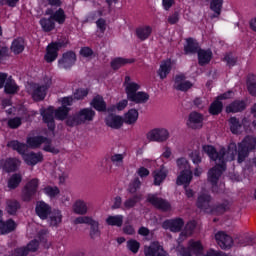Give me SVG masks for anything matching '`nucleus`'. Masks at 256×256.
<instances>
[{
  "label": "nucleus",
  "instance_id": "nucleus-6",
  "mask_svg": "<svg viewBox=\"0 0 256 256\" xmlns=\"http://www.w3.org/2000/svg\"><path fill=\"white\" fill-rule=\"evenodd\" d=\"M40 184L41 181L39 180V178H33L29 180L22 190L23 201H31V199H33V197L37 195Z\"/></svg>",
  "mask_w": 256,
  "mask_h": 256
},
{
  "label": "nucleus",
  "instance_id": "nucleus-60",
  "mask_svg": "<svg viewBox=\"0 0 256 256\" xmlns=\"http://www.w3.org/2000/svg\"><path fill=\"white\" fill-rule=\"evenodd\" d=\"M21 125V118L15 117L10 120H8V126L10 129H17Z\"/></svg>",
  "mask_w": 256,
  "mask_h": 256
},
{
  "label": "nucleus",
  "instance_id": "nucleus-7",
  "mask_svg": "<svg viewBox=\"0 0 256 256\" xmlns=\"http://www.w3.org/2000/svg\"><path fill=\"white\" fill-rule=\"evenodd\" d=\"M196 206L205 213H213V198L205 190L199 193Z\"/></svg>",
  "mask_w": 256,
  "mask_h": 256
},
{
  "label": "nucleus",
  "instance_id": "nucleus-33",
  "mask_svg": "<svg viewBox=\"0 0 256 256\" xmlns=\"http://www.w3.org/2000/svg\"><path fill=\"white\" fill-rule=\"evenodd\" d=\"M137 119H139V112L136 109H130L124 116L123 123L126 125H133L137 123Z\"/></svg>",
  "mask_w": 256,
  "mask_h": 256
},
{
  "label": "nucleus",
  "instance_id": "nucleus-19",
  "mask_svg": "<svg viewBox=\"0 0 256 256\" xmlns=\"http://www.w3.org/2000/svg\"><path fill=\"white\" fill-rule=\"evenodd\" d=\"M191 87H193V83L189 80H185L184 75H178L175 77L174 88H176L177 91H189Z\"/></svg>",
  "mask_w": 256,
  "mask_h": 256
},
{
  "label": "nucleus",
  "instance_id": "nucleus-58",
  "mask_svg": "<svg viewBox=\"0 0 256 256\" xmlns=\"http://www.w3.org/2000/svg\"><path fill=\"white\" fill-rule=\"evenodd\" d=\"M127 247L132 253H137L139 251L140 244L137 240H129L127 242Z\"/></svg>",
  "mask_w": 256,
  "mask_h": 256
},
{
  "label": "nucleus",
  "instance_id": "nucleus-37",
  "mask_svg": "<svg viewBox=\"0 0 256 256\" xmlns=\"http://www.w3.org/2000/svg\"><path fill=\"white\" fill-rule=\"evenodd\" d=\"M123 215H110L106 218V223L111 227H123Z\"/></svg>",
  "mask_w": 256,
  "mask_h": 256
},
{
  "label": "nucleus",
  "instance_id": "nucleus-35",
  "mask_svg": "<svg viewBox=\"0 0 256 256\" xmlns=\"http://www.w3.org/2000/svg\"><path fill=\"white\" fill-rule=\"evenodd\" d=\"M134 59H126V58H115L114 60L111 61V67L115 71L117 69H121V67H125V65H128L129 63H134Z\"/></svg>",
  "mask_w": 256,
  "mask_h": 256
},
{
  "label": "nucleus",
  "instance_id": "nucleus-25",
  "mask_svg": "<svg viewBox=\"0 0 256 256\" xmlns=\"http://www.w3.org/2000/svg\"><path fill=\"white\" fill-rule=\"evenodd\" d=\"M186 45L184 46V51L186 55H195V53H199L201 49L199 48V43L193 40L192 38H188L186 40Z\"/></svg>",
  "mask_w": 256,
  "mask_h": 256
},
{
  "label": "nucleus",
  "instance_id": "nucleus-34",
  "mask_svg": "<svg viewBox=\"0 0 256 256\" xmlns=\"http://www.w3.org/2000/svg\"><path fill=\"white\" fill-rule=\"evenodd\" d=\"M49 223L51 227H57V225H61V222L63 221V215L61 214V211L54 210L49 214Z\"/></svg>",
  "mask_w": 256,
  "mask_h": 256
},
{
  "label": "nucleus",
  "instance_id": "nucleus-4",
  "mask_svg": "<svg viewBox=\"0 0 256 256\" xmlns=\"http://www.w3.org/2000/svg\"><path fill=\"white\" fill-rule=\"evenodd\" d=\"M95 119V111L91 108H83L75 114L69 116L66 120L68 127H75L77 125H83L89 123Z\"/></svg>",
  "mask_w": 256,
  "mask_h": 256
},
{
  "label": "nucleus",
  "instance_id": "nucleus-1",
  "mask_svg": "<svg viewBox=\"0 0 256 256\" xmlns=\"http://www.w3.org/2000/svg\"><path fill=\"white\" fill-rule=\"evenodd\" d=\"M256 147V138L253 136H247L244 138V141L238 144L235 142H231L228 145L227 150L225 148H221L219 151L215 149L213 146H203L204 153H207L208 157L215 161V166L211 168L207 173L208 183L212 185V191L214 193H219L217 189V183H219V179H221V175H223V171L227 169L226 163L227 161H235V157H237L238 153V163H243L247 157H249V153L253 151Z\"/></svg>",
  "mask_w": 256,
  "mask_h": 256
},
{
  "label": "nucleus",
  "instance_id": "nucleus-14",
  "mask_svg": "<svg viewBox=\"0 0 256 256\" xmlns=\"http://www.w3.org/2000/svg\"><path fill=\"white\" fill-rule=\"evenodd\" d=\"M183 225H185V222H183V219L181 218L166 220L162 223L163 229H169V231H172L173 233L181 231Z\"/></svg>",
  "mask_w": 256,
  "mask_h": 256
},
{
  "label": "nucleus",
  "instance_id": "nucleus-21",
  "mask_svg": "<svg viewBox=\"0 0 256 256\" xmlns=\"http://www.w3.org/2000/svg\"><path fill=\"white\" fill-rule=\"evenodd\" d=\"M105 123L111 129H121L123 127V117L110 114L105 118Z\"/></svg>",
  "mask_w": 256,
  "mask_h": 256
},
{
  "label": "nucleus",
  "instance_id": "nucleus-30",
  "mask_svg": "<svg viewBox=\"0 0 256 256\" xmlns=\"http://www.w3.org/2000/svg\"><path fill=\"white\" fill-rule=\"evenodd\" d=\"M4 91L8 95H15V93L19 92V87L17 86V83H15V80H13L12 76H9L6 80Z\"/></svg>",
  "mask_w": 256,
  "mask_h": 256
},
{
  "label": "nucleus",
  "instance_id": "nucleus-40",
  "mask_svg": "<svg viewBox=\"0 0 256 256\" xmlns=\"http://www.w3.org/2000/svg\"><path fill=\"white\" fill-rule=\"evenodd\" d=\"M91 105L94 107V109H96V111H107V104L100 95L94 97Z\"/></svg>",
  "mask_w": 256,
  "mask_h": 256
},
{
  "label": "nucleus",
  "instance_id": "nucleus-57",
  "mask_svg": "<svg viewBox=\"0 0 256 256\" xmlns=\"http://www.w3.org/2000/svg\"><path fill=\"white\" fill-rule=\"evenodd\" d=\"M87 95H89V91L87 89H78L74 92L73 96H74V99H85V97H87Z\"/></svg>",
  "mask_w": 256,
  "mask_h": 256
},
{
  "label": "nucleus",
  "instance_id": "nucleus-23",
  "mask_svg": "<svg viewBox=\"0 0 256 256\" xmlns=\"http://www.w3.org/2000/svg\"><path fill=\"white\" fill-rule=\"evenodd\" d=\"M24 161L27 163V165H37V163L43 162V153L41 152H30L26 155H24Z\"/></svg>",
  "mask_w": 256,
  "mask_h": 256
},
{
  "label": "nucleus",
  "instance_id": "nucleus-46",
  "mask_svg": "<svg viewBox=\"0 0 256 256\" xmlns=\"http://www.w3.org/2000/svg\"><path fill=\"white\" fill-rule=\"evenodd\" d=\"M128 101L133 103H147L149 101V95L146 92H137Z\"/></svg>",
  "mask_w": 256,
  "mask_h": 256
},
{
  "label": "nucleus",
  "instance_id": "nucleus-11",
  "mask_svg": "<svg viewBox=\"0 0 256 256\" xmlns=\"http://www.w3.org/2000/svg\"><path fill=\"white\" fill-rule=\"evenodd\" d=\"M77 61V55L73 51H69L63 54L62 58L58 60V67L60 69H71Z\"/></svg>",
  "mask_w": 256,
  "mask_h": 256
},
{
  "label": "nucleus",
  "instance_id": "nucleus-29",
  "mask_svg": "<svg viewBox=\"0 0 256 256\" xmlns=\"http://www.w3.org/2000/svg\"><path fill=\"white\" fill-rule=\"evenodd\" d=\"M193 179V172L190 171H181L180 175L177 177V185H185V187H187V185H189V183H191Z\"/></svg>",
  "mask_w": 256,
  "mask_h": 256
},
{
  "label": "nucleus",
  "instance_id": "nucleus-53",
  "mask_svg": "<svg viewBox=\"0 0 256 256\" xmlns=\"http://www.w3.org/2000/svg\"><path fill=\"white\" fill-rule=\"evenodd\" d=\"M45 195H47L48 197H50L51 199L55 198L57 195H59L60 191L59 188L57 186H46L43 189Z\"/></svg>",
  "mask_w": 256,
  "mask_h": 256
},
{
  "label": "nucleus",
  "instance_id": "nucleus-8",
  "mask_svg": "<svg viewBox=\"0 0 256 256\" xmlns=\"http://www.w3.org/2000/svg\"><path fill=\"white\" fill-rule=\"evenodd\" d=\"M169 137V130L165 128H154L146 134V139L155 143H165Z\"/></svg>",
  "mask_w": 256,
  "mask_h": 256
},
{
  "label": "nucleus",
  "instance_id": "nucleus-27",
  "mask_svg": "<svg viewBox=\"0 0 256 256\" xmlns=\"http://www.w3.org/2000/svg\"><path fill=\"white\" fill-rule=\"evenodd\" d=\"M247 104L243 100H236L226 107L227 113H239L245 111Z\"/></svg>",
  "mask_w": 256,
  "mask_h": 256
},
{
  "label": "nucleus",
  "instance_id": "nucleus-48",
  "mask_svg": "<svg viewBox=\"0 0 256 256\" xmlns=\"http://www.w3.org/2000/svg\"><path fill=\"white\" fill-rule=\"evenodd\" d=\"M6 205V211L9 213V215H15V213H17V210H19L21 207L17 200H8Z\"/></svg>",
  "mask_w": 256,
  "mask_h": 256
},
{
  "label": "nucleus",
  "instance_id": "nucleus-43",
  "mask_svg": "<svg viewBox=\"0 0 256 256\" xmlns=\"http://www.w3.org/2000/svg\"><path fill=\"white\" fill-rule=\"evenodd\" d=\"M154 175V185H160L162 181L167 178V170L164 168L156 170L153 172Z\"/></svg>",
  "mask_w": 256,
  "mask_h": 256
},
{
  "label": "nucleus",
  "instance_id": "nucleus-17",
  "mask_svg": "<svg viewBox=\"0 0 256 256\" xmlns=\"http://www.w3.org/2000/svg\"><path fill=\"white\" fill-rule=\"evenodd\" d=\"M203 115L198 112H192L189 115L187 125L190 129H201L203 127Z\"/></svg>",
  "mask_w": 256,
  "mask_h": 256
},
{
  "label": "nucleus",
  "instance_id": "nucleus-18",
  "mask_svg": "<svg viewBox=\"0 0 256 256\" xmlns=\"http://www.w3.org/2000/svg\"><path fill=\"white\" fill-rule=\"evenodd\" d=\"M124 87L127 95V99L129 100L132 98L139 89H141V86L133 81H131V77L126 76L124 81Z\"/></svg>",
  "mask_w": 256,
  "mask_h": 256
},
{
  "label": "nucleus",
  "instance_id": "nucleus-64",
  "mask_svg": "<svg viewBox=\"0 0 256 256\" xmlns=\"http://www.w3.org/2000/svg\"><path fill=\"white\" fill-rule=\"evenodd\" d=\"M80 55L82 57H86V58L87 57H91L93 55V50L91 48H89V47H83L80 50Z\"/></svg>",
  "mask_w": 256,
  "mask_h": 256
},
{
  "label": "nucleus",
  "instance_id": "nucleus-2",
  "mask_svg": "<svg viewBox=\"0 0 256 256\" xmlns=\"http://www.w3.org/2000/svg\"><path fill=\"white\" fill-rule=\"evenodd\" d=\"M53 85L51 76H45L38 83L32 82L26 86V91L32 97L33 101H43L47 97V91Z\"/></svg>",
  "mask_w": 256,
  "mask_h": 256
},
{
  "label": "nucleus",
  "instance_id": "nucleus-45",
  "mask_svg": "<svg viewBox=\"0 0 256 256\" xmlns=\"http://www.w3.org/2000/svg\"><path fill=\"white\" fill-rule=\"evenodd\" d=\"M90 237L92 239H97V237H101V230L99 229V222L97 220H92L90 222Z\"/></svg>",
  "mask_w": 256,
  "mask_h": 256
},
{
  "label": "nucleus",
  "instance_id": "nucleus-39",
  "mask_svg": "<svg viewBox=\"0 0 256 256\" xmlns=\"http://www.w3.org/2000/svg\"><path fill=\"white\" fill-rule=\"evenodd\" d=\"M25 49V41L23 38H17L12 42L11 51L15 53V55H19V53H23Z\"/></svg>",
  "mask_w": 256,
  "mask_h": 256
},
{
  "label": "nucleus",
  "instance_id": "nucleus-42",
  "mask_svg": "<svg viewBox=\"0 0 256 256\" xmlns=\"http://www.w3.org/2000/svg\"><path fill=\"white\" fill-rule=\"evenodd\" d=\"M125 157H127L126 153H122V154L114 153L110 156V161L111 163H113V165H115V167H123Z\"/></svg>",
  "mask_w": 256,
  "mask_h": 256
},
{
  "label": "nucleus",
  "instance_id": "nucleus-26",
  "mask_svg": "<svg viewBox=\"0 0 256 256\" xmlns=\"http://www.w3.org/2000/svg\"><path fill=\"white\" fill-rule=\"evenodd\" d=\"M15 229H17V223H15L13 219H9L5 222L1 220L0 222L1 235H7V233H12V231H14Z\"/></svg>",
  "mask_w": 256,
  "mask_h": 256
},
{
  "label": "nucleus",
  "instance_id": "nucleus-10",
  "mask_svg": "<svg viewBox=\"0 0 256 256\" xmlns=\"http://www.w3.org/2000/svg\"><path fill=\"white\" fill-rule=\"evenodd\" d=\"M63 47V43L61 42H54L47 46L46 54L44 56V59L46 63H53L55 59L58 57L59 49Z\"/></svg>",
  "mask_w": 256,
  "mask_h": 256
},
{
  "label": "nucleus",
  "instance_id": "nucleus-56",
  "mask_svg": "<svg viewBox=\"0 0 256 256\" xmlns=\"http://www.w3.org/2000/svg\"><path fill=\"white\" fill-rule=\"evenodd\" d=\"M141 187V180L139 178L134 179L128 188L129 193H137V190Z\"/></svg>",
  "mask_w": 256,
  "mask_h": 256
},
{
  "label": "nucleus",
  "instance_id": "nucleus-54",
  "mask_svg": "<svg viewBox=\"0 0 256 256\" xmlns=\"http://www.w3.org/2000/svg\"><path fill=\"white\" fill-rule=\"evenodd\" d=\"M141 199V196L136 195L130 199H127L124 202V209H133V207H135V205H137V203H139V200Z\"/></svg>",
  "mask_w": 256,
  "mask_h": 256
},
{
  "label": "nucleus",
  "instance_id": "nucleus-20",
  "mask_svg": "<svg viewBox=\"0 0 256 256\" xmlns=\"http://www.w3.org/2000/svg\"><path fill=\"white\" fill-rule=\"evenodd\" d=\"M72 211L76 215H87L89 213V205L85 200L78 199L73 203Z\"/></svg>",
  "mask_w": 256,
  "mask_h": 256
},
{
  "label": "nucleus",
  "instance_id": "nucleus-24",
  "mask_svg": "<svg viewBox=\"0 0 256 256\" xmlns=\"http://www.w3.org/2000/svg\"><path fill=\"white\" fill-rule=\"evenodd\" d=\"M196 224L195 222H188L182 232L180 233V236L178 238V243H183L188 237H191L193 235V231H195Z\"/></svg>",
  "mask_w": 256,
  "mask_h": 256
},
{
  "label": "nucleus",
  "instance_id": "nucleus-55",
  "mask_svg": "<svg viewBox=\"0 0 256 256\" xmlns=\"http://www.w3.org/2000/svg\"><path fill=\"white\" fill-rule=\"evenodd\" d=\"M92 220L90 216H79L74 220V225H90Z\"/></svg>",
  "mask_w": 256,
  "mask_h": 256
},
{
  "label": "nucleus",
  "instance_id": "nucleus-62",
  "mask_svg": "<svg viewBox=\"0 0 256 256\" xmlns=\"http://www.w3.org/2000/svg\"><path fill=\"white\" fill-rule=\"evenodd\" d=\"M97 28L100 29L101 33H105V29H107V22L105 19L100 18L96 21Z\"/></svg>",
  "mask_w": 256,
  "mask_h": 256
},
{
  "label": "nucleus",
  "instance_id": "nucleus-3",
  "mask_svg": "<svg viewBox=\"0 0 256 256\" xmlns=\"http://www.w3.org/2000/svg\"><path fill=\"white\" fill-rule=\"evenodd\" d=\"M69 107L61 106L55 111L53 110V107H49L48 109L41 111V115L43 117L44 123L48 125V129L50 131L55 130V119L53 118V115H55L56 119L59 121H64V119H67V115H69Z\"/></svg>",
  "mask_w": 256,
  "mask_h": 256
},
{
  "label": "nucleus",
  "instance_id": "nucleus-51",
  "mask_svg": "<svg viewBox=\"0 0 256 256\" xmlns=\"http://www.w3.org/2000/svg\"><path fill=\"white\" fill-rule=\"evenodd\" d=\"M222 7H223V0H211L210 9L211 11H214V13L216 14V17H219V15H221Z\"/></svg>",
  "mask_w": 256,
  "mask_h": 256
},
{
  "label": "nucleus",
  "instance_id": "nucleus-28",
  "mask_svg": "<svg viewBox=\"0 0 256 256\" xmlns=\"http://www.w3.org/2000/svg\"><path fill=\"white\" fill-rule=\"evenodd\" d=\"M213 58V52L211 50H203L200 49L198 51V63L199 65H207L211 62V59Z\"/></svg>",
  "mask_w": 256,
  "mask_h": 256
},
{
  "label": "nucleus",
  "instance_id": "nucleus-49",
  "mask_svg": "<svg viewBox=\"0 0 256 256\" xmlns=\"http://www.w3.org/2000/svg\"><path fill=\"white\" fill-rule=\"evenodd\" d=\"M223 111V103L218 98L210 105L209 113L211 115H219Z\"/></svg>",
  "mask_w": 256,
  "mask_h": 256
},
{
  "label": "nucleus",
  "instance_id": "nucleus-61",
  "mask_svg": "<svg viewBox=\"0 0 256 256\" xmlns=\"http://www.w3.org/2000/svg\"><path fill=\"white\" fill-rule=\"evenodd\" d=\"M167 21L170 25H175L179 23V12H174L170 16H168Z\"/></svg>",
  "mask_w": 256,
  "mask_h": 256
},
{
  "label": "nucleus",
  "instance_id": "nucleus-5",
  "mask_svg": "<svg viewBox=\"0 0 256 256\" xmlns=\"http://www.w3.org/2000/svg\"><path fill=\"white\" fill-rule=\"evenodd\" d=\"M26 143L30 149H39L43 145V151H46V153H52L53 155L59 153L58 148L53 146L51 139L45 136L28 137Z\"/></svg>",
  "mask_w": 256,
  "mask_h": 256
},
{
  "label": "nucleus",
  "instance_id": "nucleus-52",
  "mask_svg": "<svg viewBox=\"0 0 256 256\" xmlns=\"http://www.w3.org/2000/svg\"><path fill=\"white\" fill-rule=\"evenodd\" d=\"M248 91L250 95L256 97V76L250 75L248 78Z\"/></svg>",
  "mask_w": 256,
  "mask_h": 256
},
{
  "label": "nucleus",
  "instance_id": "nucleus-31",
  "mask_svg": "<svg viewBox=\"0 0 256 256\" xmlns=\"http://www.w3.org/2000/svg\"><path fill=\"white\" fill-rule=\"evenodd\" d=\"M151 33H153V28L150 26H141L136 29V36L140 41H146V39H149V37H151Z\"/></svg>",
  "mask_w": 256,
  "mask_h": 256
},
{
  "label": "nucleus",
  "instance_id": "nucleus-44",
  "mask_svg": "<svg viewBox=\"0 0 256 256\" xmlns=\"http://www.w3.org/2000/svg\"><path fill=\"white\" fill-rule=\"evenodd\" d=\"M21 181H23V176H21V174H13L8 180V188L17 189L21 184Z\"/></svg>",
  "mask_w": 256,
  "mask_h": 256
},
{
  "label": "nucleus",
  "instance_id": "nucleus-22",
  "mask_svg": "<svg viewBox=\"0 0 256 256\" xmlns=\"http://www.w3.org/2000/svg\"><path fill=\"white\" fill-rule=\"evenodd\" d=\"M51 206L49 204L40 201L36 204V214L40 219H47L51 215Z\"/></svg>",
  "mask_w": 256,
  "mask_h": 256
},
{
  "label": "nucleus",
  "instance_id": "nucleus-63",
  "mask_svg": "<svg viewBox=\"0 0 256 256\" xmlns=\"http://www.w3.org/2000/svg\"><path fill=\"white\" fill-rule=\"evenodd\" d=\"M7 57H9V48L7 47L0 48V63H3V61H5Z\"/></svg>",
  "mask_w": 256,
  "mask_h": 256
},
{
  "label": "nucleus",
  "instance_id": "nucleus-36",
  "mask_svg": "<svg viewBox=\"0 0 256 256\" xmlns=\"http://www.w3.org/2000/svg\"><path fill=\"white\" fill-rule=\"evenodd\" d=\"M7 146L13 149L14 151H17V153H19L20 155H25V151H27L26 144L21 143L17 140L8 142Z\"/></svg>",
  "mask_w": 256,
  "mask_h": 256
},
{
  "label": "nucleus",
  "instance_id": "nucleus-32",
  "mask_svg": "<svg viewBox=\"0 0 256 256\" xmlns=\"http://www.w3.org/2000/svg\"><path fill=\"white\" fill-rule=\"evenodd\" d=\"M39 24L45 33H51V31L55 29V21L51 18V16L49 18L40 19Z\"/></svg>",
  "mask_w": 256,
  "mask_h": 256
},
{
  "label": "nucleus",
  "instance_id": "nucleus-38",
  "mask_svg": "<svg viewBox=\"0 0 256 256\" xmlns=\"http://www.w3.org/2000/svg\"><path fill=\"white\" fill-rule=\"evenodd\" d=\"M171 60H166L164 62H162V64L160 65V68L158 70V75L160 77V79H166L167 78V74L171 73Z\"/></svg>",
  "mask_w": 256,
  "mask_h": 256
},
{
  "label": "nucleus",
  "instance_id": "nucleus-50",
  "mask_svg": "<svg viewBox=\"0 0 256 256\" xmlns=\"http://www.w3.org/2000/svg\"><path fill=\"white\" fill-rule=\"evenodd\" d=\"M176 165L180 171H191V164L185 157L178 158L176 160Z\"/></svg>",
  "mask_w": 256,
  "mask_h": 256
},
{
  "label": "nucleus",
  "instance_id": "nucleus-13",
  "mask_svg": "<svg viewBox=\"0 0 256 256\" xmlns=\"http://www.w3.org/2000/svg\"><path fill=\"white\" fill-rule=\"evenodd\" d=\"M45 13L51 17L54 23H58V25H64L65 21H67V14H65V10H63V8H59L56 11H53V9H47Z\"/></svg>",
  "mask_w": 256,
  "mask_h": 256
},
{
  "label": "nucleus",
  "instance_id": "nucleus-15",
  "mask_svg": "<svg viewBox=\"0 0 256 256\" xmlns=\"http://www.w3.org/2000/svg\"><path fill=\"white\" fill-rule=\"evenodd\" d=\"M21 161L17 158H8L6 160H0V167L6 171V173H12V171H17Z\"/></svg>",
  "mask_w": 256,
  "mask_h": 256
},
{
  "label": "nucleus",
  "instance_id": "nucleus-16",
  "mask_svg": "<svg viewBox=\"0 0 256 256\" xmlns=\"http://www.w3.org/2000/svg\"><path fill=\"white\" fill-rule=\"evenodd\" d=\"M37 249H39V242L37 240H32L27 247L16 249L13 256H28L29 253H34Z\"/></svg>",
  "mask_w": 256,
  "mask_h": 256
},
{
  "label": "nucleus",
  "instance_id": "nucleus-41",
  "mask_svg": "<svg viewBox=\"0 0 256 256\" xmlns=\"http://www.w3.org/2000/svg\"><path fill=\"white\" fill-rule=\"evenodd\" d=\"M229 125H230V131L234 134L237 135V133L241 132V129L243 127V124L239 121V119L232 117L229 119Z\"/></svg>",
  "mask_w": 256,
  "mask_h": 256
},
{
  "label": "nucleus",
  "instance_id": "nucleus-9",
  "mask_svg": "<svg viewBox=\"0 0 256 256\" xmlns=\"http://www.w3.org/2000/svg\"><path fill=\"white\" fill-rule=\"evenodd\" d=\"M147 201L156 207V209H160L161 211H171V204L169 201L155 195L149 194L147 197Z\"/></svg>",
  "mask_w": 256,
  "mask_h": 256
},
{
  "label": "nucleus",
  "instance_id": "nucleus-59",
  "mask_svg": "<svg viewBox=\"0 0 256 256\" xmlns=\"http://www.w3.org/2000/svg\"><path fill=\"white\" fill-rule=\"evenodd\" d=\"M189 157L194 165H199V163H201V154L199 153V151H193L189 154Z\"/></svg>",
  "mask_w": 256,
  "mask_h": 256
},
{
  "label": "nucleus",
  "instance_id": "nucleus-47",
  "mask_svg": "<svg viewBox=\"0 0 256 256\" xmlns=\"http://www.w3.org/2000/svg\"><path fill=\"white\" fill-rule=\"evenodd\" d=\"M238 243L240 244V247H247L249 245H255L256 241H255V237L249 234H245L243 237H240L238 239Z\"/></svg>",
  "mask_w": 256,
  "mask_h": 256
},
{
  "label": "nucleus",
  "instance_id": "nucleus-12",
  "mask_svg": "<svg viewBox=\"0 0 256 256\" xmlns=\"http://www.w3.org/2000/svg\"><path fill=\"white\" fill-rule=\"evenodd\" d=\"M215 239L221 249H231L233 247V238L223 231L216 233Z\"/></svg>",
  "mask_w": 256,
  "mask_h": 256
}]
</instances>
